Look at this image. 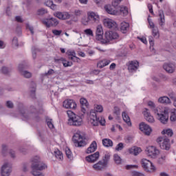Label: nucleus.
Here are the masks:
<instances>
[{
    "mask_svg": "<svg viewBox=\"0 0 176 176\" xmlns=\"http://www.w3.org/2000/svg\"><path fill=\"white\" fill-rule=\"evenodd\" d=\"M32 174L34 176H45L42 172L47 168V165L41 160L39 156H35L31 159Z\"/></svg>",
    "mask_w": 176,
    "mask_h": 176,
    "instance_id": "1",
    "label": "nucleus"
},
{
    "mask_svg": "<svg viewBox=\"0 0 176 176\" xmlns=\"http://www.w3.org/2000/svg\"><path fill=\"white\" fill-rule=\"evenodd\" d=\"M96 110H91L89 113L90 122L93 126H98L101 124V126H105V119L97 117V112H102L104 109L101 105L96 104L95 105Z\"/></svg>",
    "mask_w": 176,
    "mask_h": 176,
    "instance_id": "2",
    "label": "nucleus"
},
{
    "mask_svg": "<svg viewBox=\"0 0 176 176\" xmlns=\"http://www.w3.org/2000/svg\"><path fill=\"white\" fill-rule=\"evenodd\" d=\"M67 116L69 118L67 124L69 126H76L78 127L79 126H82L83 124V120L82 117L75 114L72 111H67Z\"/></svg>",
    "mask_w": 176,
    "mask_h": 176,
    "instance_id": "3",
    "label": "nucleus"
},
{
    "mask_svg": "<svg viewBox=\"0 0 176 176\" xmlns=\"http://www.w3.org/2000/svg\"><path fill=\"white\" fill-rule=\"evenodd\" d=\"M72 141L77 147L86 146L87 145V139L83 135V133L80 131H77L74 133Z\"/></svg>",
    "mask_w": 176,
    "mask_h": 176,
    "instance_id": "4",
    "label": "nucleus"
},
{
    "mask_svg": "<svg viewBox=\"0 0 176 176\" xmlns=\"http://www.w3.org/2000/svg\"><path fill=\"white\" fill-rule=\"evenodd\" d=\"M154 113L157 115V119L163 123V124H166L167 122H168V110L164 109L162 111H159V109H155Z\"/></svg>",
    "mask_w": 176,
    "mask_h": 176,
    "instance_id": "5",
    "label": "nucleus"
},
{
    "mask_svg": "<svg viewBox=\"0 0 176 176\" xmlns=\"http://www.w3.org/2000/svg\"><path fill=\"white\" fill-rule=\"evenodd\" d=\"M157 142L160 145L161 149L170 151L171 145L170 144V139L166 136L160 137L157 139Z\"/></svg>",
    "mask_w": 176,
    "mask_h": 176,
    "instance_id": "6",
    "label": "nucleus"
},
{
    "mask_svg": "<svg viewBox=\"0 0 176 176\" xmlns=\"http://www.w3.org/2000/svg\"><path fill=\"white\" fill-rule=\"evenodd\" d=\"M119 39V34L116 32L108 31L104 33V38L102 40V43H109L110 41Z\"/></svg>",
    "mask_w": 176,
    "mask_h": 176,
    "instance_id": "7",
    "label": "nucleus"
},
{
    "mask_svg": "<svg viewBox=\"0 0 176 176\" xmlns=\"http://www.w3.org/2000/svg\"><path fill=\"white\" fill-rule=\"evenodd\" d=\"M141 164L142 168L147 173H155L156 171V167L153 166V164L151 161L146 159H142L141 160Z\"/></svg>",
    "mask_w": 176,
    "mask_h": 176,
    "instance_id": "8",
    "label": "nucleus"
},
{
    "mask_svg": "<svg viewBox=\"0 0 176 176\" xmlns=\"http://www.w3.org/2000/svg\"><path fill=\"white\" fill-rule=\"evenodd\" d=\"M21 113L23 118V120H28V119H36L38 118L36 109L34 106L30 107V111L29 113H27L21 111Z\"/></svg>",
    "mask_w": 176,
    "mask_h": 176,
    "instance_id": "9",
    "label": "nucleus"
},
{
    "mask_svg": "<svg viewBox=\"0 0 176 176\" xmlns=\"http://www.w3.org/2000/svg\"><path fill=\"white\" fill-rule=\"evenodd\" d=\"M12 164L9 162H6L1 168L0 174L1 176H10L12 174Z\"/></svg>",
    "mask_w": 176,
    "mask_h": 176,
    "instance_id": "10",
    "label": "nucleus"
},
{
    "mask_svg": "<svg viewBox=\"0 0 176 176\" xmlns=\"http://www.w3.org/2000/svg\"><path fill=\"white\" fill-rule=\"evenodd\" d=\"M58 23V20L53 17L43 21V24L46 25L47 28H50V27H57Z\"/></svg>",
    "mask_w": 176,
    "mask_h": 176,
    "instance_id": "11",
    "label": "nucleus"
},
{
    "mask_svg": "<svg viewBox=\"0 0 176 176\" xmlns=\"http://www.w3.org/2000/svg\"><path fill=\"white\" fill-rule=\"evenodd\" d=\"M54 16L59 20H69L72 17V14L68 12H56Z\"/></svg>",
    "mask_w": 176,
    "mask_h": 176,
    "instance_id": "12",
    "label": "nucleus"
},
{
    "mask_svg": "<svg viewBox=\"0 0 176 176\" xmlns=\"http://www.w3.org/2000/svg\"><path fill=\"white\" fill-rule=\"evenodd\" d=\"M148 156L150 157H152L153 159H155L157 155H159L160 151L156 147L154 146H148L146 149Z\"/></svg>",
    "mask_w": 176,
    "mask_h": 176,
    "instance_id": "13",
    "label": "nucleus"
},
{
    "mask_svg": "<svg viewBox=\"0 0 176 176\" xmlns=\"http://www.w3.org/2000/svg\"><path fill=\"white\" fill-rule=\"evenodd\" d=\"M140 130L145 134V135H151V133H152V128L145 122H141L139 125Z\"/></svg>",
    "mask_w": 176,
    "mask_h": 176,
    "instance_id": "14",
    "label": "nucleus"
},
{
    "mask_svg": "<svg viewBox=\"0 0 176 176\" xmlns=\"http://www.w3.org/2000/svg\"><path fill=\"white\" fill-rule=\"evenodd\" d=\"M63 107L66 109H76V102L74 100H65L63 101Z\"/></svg>",
    "mask_w": 176,
    "mask_h": 176,
    "instance_id": "15",
    "label": "nucleus"
},
{
    "mask_svg": "<svg viewBox=\"0 0 176 176\" xmlns=\"http://www.w3.org/2000/svg\"><path fill=\"white\" fill-rule=\"evenodd\" d=\"M100 158V152L97 151L92 155H89L85 157V160L88 163H95Z\"/></svg>",
    "mask_w": 176,
    "mask_h": 176,
    "instance_id": "16",
    "label": "nucleus"
},
{
    "mask_svg": "<svg viewBox=\"0 0 176 176\" xmlns=\"http://www.w3.org/2000/svg\"><path fill=\"white\" fill-rule=\"evenodd\" d=\"M103 23L107 28H111V30H116L118 28V23L111 19H104Z\"/></svg>",
    "mask_w": 176,
    "mask_h": 176,
    "instance_id": "17",
    "label": "nucleus"
},
{
    "mask_svg": "<svg viewBox=\"0 0 176 176\" xmlns=\"http://www.w3.org/2000/svg\"><path fill=\"white\" fill-rule=\"evenodd\" d=\"M96 40L100 41L101 43H102V41H104V38H102V35H104V31L102 30V26L101 25H98L96 28Z\"/></svg>",
    "mask_w": 176,
    "mask_h": 176,
    "instance_id": "18",
    "label": "nucleus"
},
{
    "mask_svg": "<svg viewBox=\"0 0 176 176\" xmlns=\"http://www.w3.org/2000/svg\"><path fill=\"white\" fill-rule=\"evenodd\" d=\"M87 16H88V19H89L91 21H94V23H96V21H99L100 20V16L98 15V14L94 12H91V11L88 12Z\"/></svg>",
    "mask_w": 176,
    "mask_h": 176,
    "instance_id": "19",
    "label": "nucleus"
},
{
    "mask_svg": "<svg viewBox=\"0 0 176 176\" xmlns=\"http://www.w3.org/2000/svg\"><path fill=\"white\" fill-rule=\"evenodd\" d=\"M143 114L144 116V118L147 122L149 123H153L155 122V118L152 115H151V112L149 111V109H145Z\"/></svg>",
    "mask_w": 176,
    "mask_h": 176,
    "instance_id": "20",
    "label": "nucleus"
},
{
    "mask_svg": "<svg viewBox=\"0 0 176 176\" xmlns=\"http://www.w3.org/2000/svg\"><path fill=\"white\" fill-rule=\"evenodd\" d=\"M105 167H107L106 164L102 162L101 160L93 165V168L96 171H101L102 170H104Z\"/></svg>",
    "mask_w": 176,
    "mask_h": 176,
    "instance_id": "21",
    "label": "nucleus"
},
{
    "mask_svg": "<svg viewBox=\"0 0 176 176\" xmlns=\"http://www.w3.org/2000/svg\"><path fill=\"white\" fill-rule=\"evenodd\" d=\"M67 54L69 57V60H72V61H76V63H79V61H80V58L76 57V53H75V51H67Z\"/></svg>",
    "mask_w": 176,
    "mask_h": 176,
    "instance_id": "22",
    "label": "nucleus"
},
{
    "mask_svg": "<svg viewBox=\"0 0 176 176\" xmlns=\"http://www.w3.org/2000/svg\"><path fill=\"white\" fill-rule=\"evenodd\" d=\"M18 71L22 76L26 78L27 79H29L30 78H31V76H32V74H31V72L28 71L24 70V67H19Z\"/></svg>",
    "mask_w": 176,
    "mask_h": 176,
    "instance_id": "23",
    "label": "nucleus"
},
{
    "mask_svg": "<svg viewBox=\"0 0 176 176\" xmlns=\"http://www.w3.org/2000/svg\"><path fill=\"white\" fill-rule=\"evenodd\" d=\"M158 16L160 17L159 24L161 27H163V25L166 24V19L164 18V12L163 11V10H158Z\"/></svg>",
    "mask_w": 176,
    "mask_h": 176,
    "instance_id": "24",
    "label": "nucleus"
},
{
    "mask_svg": "<svg viewBox=\"0 0 176 176\" xmlns=\"http://www.w3.org/2000/svg\"><path fill=\"white\" fill-rule=\"evenodd\" d=\"M96 151H97V142L93 141L89 147L87 149L86 153L90 154L93 153V152H96Z\"/></svg>",
    "mask_w": 176,
    "mask_h": 176,
    "instance_id": "25",
    "label": "nucleus"
},
{
    "mask_svg": "<svg viewBox=\"0 0 176 176\" xmlns=\"http://www.w3.org/2000/svg\"><path fill=\"white\" fill-rule=\"evenodd\" d=\"M104 10L108 13V14H111L112 16H116L118 14V11L113 10L111 5H106L104 6Z\"/></svg>",
    "mask_w": 176,
    "mask_h": 176,
    "instance_id": "26",
    "label": "nucleus"
},
{
    "mask_svg": "<svg viewBox=\"0 0 176 176\" xmlns=\"http://www.w3.org/2000/svg\"><path fill=\"white\" fill-rule=\"evenodd\" d=\"M55 63H61L63 67H71L72 65V62L67 61V60H65L64 58L55 59Z\"/></svg>",
    "mask_w": 176,
    "mask_h": 176,
    "instance_id": "27",
    "label": "nucleus"
},
{
    "mask_svg": "<svg viewBox=\"0 0 176 176\" xmlns=\"http://www.w3.org/2000/svg\"><path fill=\"white\" fill-rule=\"evenodd\" d=\"M157 101L160 104H171L170 98L167 96H161L158 98Z\"/></svg>",
    "mask_w": 176,
    "mask_h": 176,
    "instance_id": "28",
    "label": "nucleus"
},
{
    "mask_svg": "<svg viewBox=\"0 0 176 176\" xmlns=\"http://www.w3.org/2000/svg\"><path fill=\"white\" fill-rule=\"evenodd\" d=\"M129 29H130V24H129V23H126V22L121 23L120 30L122 34H126V32H127V30Z\"/></svg>",
    "mask_w": 176,
    "mask_h": 176,
    "instance_id": "29",
    "label": "nucleus"
},
{
    "mask_svg": "<svg viewBox=\"0 0 176 176\" xmlns=\"http://www.w3.org/2000/svg\"><path fill=\"white\" fill-rule=\"evenodd\" d=\"M102 145H104L106 148L113 146V142H112L110 139L104 138L102 140Z\"/></svg>",
    "mask_w": 176,
    "mask_h": 176,
    "instance_id": "30",
    "label": "nucleus"
},
{
    "mask_svg": "<svg viewBox=\"0 0 176 176\" xmlns=\"http://www.w3.org/2000/svg\"><path fill=\"white\" fill-rule=\"evenodd\" d=\"M142 150L140 147H132L129 149V153H131L132 155H135V156H137L138 153H140Z\"/></svg>",
    "mask_w": 176,
    "mask_h": 176,
    "instance_id": "31",
    "label": "nucleus"
},
{
    "mask_svg": "<svg viewBox=\"0 0 176 176\" xmlns=\"http://www.w3.org/2000/svg\"><path fill=\"white\" fill-rule=\"evenodd\" d=\"M46 6H48V8H50L52 10H57V5L53 3V1L48 0L45 2Z\"/></svg>",
    "mask_w": 176,
    "mask_h": 176,
    "instance_id": "32",
    "label": "nucleus"
},
{
    "mask_svg": "<svg viewBox=\"0 0 176 176\" xmlns=\"http://www.w3.org/2000/svg\"><path fill=\"white\" fill-rule=\"evenodd\" d=\"M55 157L58 159V160H63L64 159V156L63 155V153L60 151V150L56 149L54 152Z\"/></svg>",
    "mask_w": 176,
    "mask_h": 176,
    "instance_id": "33",
    "label": "nucleus"
},
{
    "mask_svg": "<svg viewBox=\"0 0 176 176\" xmlns=\"http://www.w3.org/2000/svg\"><path fill=\"white\" fill-rule=\"evenodd\" d=\"M122 119L124 122H126L128 126H131V120H130V117H129V115H127L126 112L122 113Z\"/></svg>",
    "mask_w": 176,
    "mask_h": 176,
    "instance_id": "34",
    "label": "nucleus"
},
{
    "mask_svg": "<svg viewBox=\"0 0 176 176\" xmlns=\"http://www.w3.org/2000/svg\"><path fill=\"white\" fill-rule=\"evenodd\" d=\"M111 63V60H102L97 63V67H107V65H109Z\"/></svg>",
    "mask_w": 176,
    "mask_h": 176,
    "instance_id": "35",
    "label": "nucleus"
},
{
    "mask_svg": "<svg viewBox=\"0 0 176 176\" xmlns=\"http://www.w3.org/2000/svg\"><path fill=\"white\" fill-rule=\"evenodd\" d=\"M128 67H140V62L137 60H130L126 64Z\"/></svg>",
    "mask_w": 176,
    "mask_h": 176,
    "instance_id": "36",
    "label": "nucleus"
},
{
    "mask_svg": "<svg viewBox=\"0 0 176 176\" xmlns=\"http://www.w3.org/2000/svg\"><path fill=\"white\" fill-rule=\"evenodd\" d=\"M9 148L8 147V145L3 144L2 148H1V153L3 156H7L8 153H9Z\"/></svg>",
    "mask_w": 176,
    "mask_h": 176,
    "instance_id": "37",
    "label": "nucleus"
},
{
    "mask_svg": "<svg viewBox=\"0 0 176 176\" xmlns=\"http://www.w3.org/2000/svg\"><path fill=\"white\" fill-rule=\"evenodd\" d=\"M80 103L81 107H85V108L89 107V102H87V100L85 98H81L80 99Z\"/></svg>",
    "mask_w": 176,
    "mask_h": 176,
    "instance_id": "38",
    "label": "nucleus"
},
{
    "mask_svg": "<svg viewBox=\"0 0 176 176\" xmlns=\"http://www.w3.org/2000/svg\"><path fill=\"white\" fill-rule=\"evenodd\" d=\"M164 134H166V135H168V137H173V135L174 134V133L173 132L172 129H164L162 131V135H164Z\"/></svg>",
    "mask_w": 176,
    "mask_h": 176,
    "instance_id": "39",
    "label": "nucleus"
},
{
    "mask_svg": "<svg viewBox=\"0 0 176 176\" xmlns=\"http://www.w3.org/2000/svg\"><path fill=\"white\" fill-rule=\"evenodd\" d=\"M120 12L122 16H127V14H129V10H127V7L126 6L121 7L120 9Z\"/></svg>",
    "mask_w": 176,
    "mask_h": 176,
    "instance_id": "40",
    "label": "nucleus"
},
{
    "mask_svg": "<svg viewBox=\"0 0 176 176\" xmlns=\"http://www.w3.org/2000/svg\"><path fill=\"white\" fill-rule=\"evenodd\" d=\"M109 159H111V155H109V153H107L104 155V157L101 161L105 163L106 166H108V162H109Z\"/></svg>",
    "mask_w": 176,
    "mask_h": 176,
    "instance_id": "41",
    "label": "nucleus"
},
{
    "mask_svg": "<svg viewBox=\"0 0 176 176\" xmlns=\"http://www.w3.org/2000/svg\"><path fill=\"white\" fill-rule=\"evenodd\" d=\"M164 69L168 74H173V72H175V67H164Z\"/></svg>",
    "mask_w": 176,
    "mask_h": 176,
    "instance_id": "42",
    "label": "nucleus"
},
{
    "mask_svg": "<svg viewBox=\"0 0 176 176\" xmlns=\"http://www.w3.org/2000/svg\"><path fill=\"white\" fill-rule=\"evenodd\" d=\"M46 13H47V10L45 8H40L37 11V14L38 16H43V14H46Z\"/></svg>",
    "mask_w": 176,
    "mask_h": 176,
    "instance_id": "43",
    "label": "nucleus"
},
{
    "mask_svg": "<svg viewBox=\"0 0 176 176\" xmlns=\"http://www.w3.org/2000/svg\"><path fill=\"white\" fill-rule=\"evenodd\" d=\"M152 32H153V36H154V38H159V36H160L159 29H157V28H153Z\"/></svg>",
    "mask_w": 176,
    "mask_h": 176,
    "instance_id": "44",
    "label": "nucleus"
},
{
    "mask_svg": "<svg viewBox=\"0 0 176 176\" xmlns=\"http://www.w3.org/2000/svg\"><path fill=\"white\" fill-rule=\"evenodd\" d=\"M170 122H176V110L170 113Z\"/></svg>",
    "mask_w": 176,
    "mask_h": 176,
    "instance_id": "45",
    "label": "nucleus"
},
{
    "mask_svg": "<svg viewBox=\"0 0 176 176\" xmlns=\"http://www.w3.org/2000/svg\"><path fill=\"white\" fill-rule=\"evenodd\" d=\"M65 153H66V156L68 159H72V152H71V149H69V148H65Z\"/></svg>",
    "mask_w": 176,
    "mask_h": 176,
    "instance_id": "46",
    "label": "nucleus"
},
{
    "mask_svg": "<svg viewBox=\"0 0 176 176\" xmlns=\"http://www.w3.org/2000/svg\"><path fill=\"white\" fill-rule=\"evenodd\" d=\"M1 72L4 75H8V74L10 72V69H9V67H3L1 69Z\"/></svg>",
    "mask_w": 176,
    "mask_h": 176,
    "instance_id": "47",
    "label": "nucleus"
},
{
    "mask_svg": "<svg viewBox=\"0 0 176 176\" xmlns=\"http://www.w3.org/2000/svg\"><path fill=\"white\" fill-rule=\"evenodd\" d=\"M113 157H114V161L117 164H120V163H122V159L118 154H115Z\"/></svg>",
    "mask_w": 176,
    "mask_h": 176,
    "instance_id": "48",
    "label": "nucleus"
},
{
    "mask_svg": "<svg viewBox=\"0 0 176 176\" xmlns=\"http://www.w3.org/2000/svg\"><path fill=\"white\" fill-rule=\"evenodd\" d=\"M12 46L13 47H19V39L16 36L12 39Z\"/></svg>",
    "mask_w": 176,
    "mask_h": 176,
    "instance_id": "49",
    "label": "nucleus"
},
{
    "mask_svg": "<svg viewBox=\"0 0 176 176\" xmlns=\"http://www.w3.org/2000/svg\"><path fill=\"white\" fill-rule=\"evenodd\" d=\"M148 107H150V108L153 110V112H155V109H156V104H155V102L151 100L148 102Z\"/></svg>",
    "mask_w": 176,
    "mask_h": 176,
    "instance_id": "50",
    "label": "nucleus"
},
{
    "mask_svg": "<svg viewBox=\"0 0 176 176\" xmlns=\"http://www.w3.org/2000/svg\"><path fill=\"white\" fill-rule=\"evenodd\" d=\"M46 122H47V124L50 129H54V125L53 124V122H52V119L47 118Z\"/></svg>",
    "mask_w": 176,
    "mask_h": 176,
    "instance_id": "51",
    "label": "nucleus"
},
{
    "mask_svg": "<svg viewBox=\"0 0 176 176\" xmlns=\"http://www.w3.org/2000/svg\"><path fill=\"white\" fill-rule=\"evenodd\" d=\"M84 32L86 35H88V36H94V34H93V30H91V29H86L84 30Z\"/></svg>",
    "mask_w": 176,
    "mask_h": 176,
    "instance_id": "52",
    "label": "nucleus"
},
{
    "mask_svg": "<svg viewBox=\"0 0 176 176\" xmlns=\"http://www.w3.org/2000/svg\"><path fill=\"white\" fill-rule=\"evenodd\" d=\"M82 24H83V25H87V24H89V21H90V19L88 17L84 16L82 19Z\"/></svg>",
    "mask_w": 176,
    "mask_h": 176,
    "instance_id": "53",
    "label": "nucleus"
},
{
    "mask_svg": "<svg viewBox=\"0 0 176 176\" xmlns=\"http://www.w3.org/2000/svg\"><path fill=\"white\" fill-rule=\"evenodd\" d=\"M123 148H124V146L123 143L120 142V143H119V144L116 146V151H122V150H123Z\"/></svg>",
    "mask_w": 176,
    "mask_h": 176,
    "instance_id": "54",
    "label": "nucleus"
},
{
    "mask_svg": "<svg viewBox=\"0 0 176 176\" xmlns=\"http://www.w3.org/2000/svg\"><path fill=\"white\" fill-rule=\"evenodd\" d=\"M63 33V30H52V34L55 35L56 36H60L61 34Z\"/></svg>",
    "mask_w": 176,
    "mask_h": 176,
    "instance_id": "55",
    "label": "nucleus"
},
{
    "mask_svg": "<svg viewBox=\"0 0 176 176\" xmlns=\"http://www.w3.org/2000/svg\"><path fill=\"white\" fill-rule=\"evenodd\" d=\"M8 153L12 159H14L16 157V152L13 151L12 149L9 150Z\"/></svg>",
    "mask_w": 176,
    "mask_h": 176,
    "instance_id": "56",
    "label": "nucleus"
},
{
    "mask_svg": "<svg viewBox=\"0 0 176 176\" xmlns=\"http://www.w3.org/2000/svg\"><path fill=\"white\" fill-rule=\"evenodd\" d=\"M137 69H138V67H128V71L129 72H135Z\"/></svg>",
    "mask_w": 176,
    "mask_h": 176,
    "instance_id": "57",
    "label": "nucleus"
},
{
    "mask_svg": "<svg viewBox=\"0 0 176 176\" xmlns=\"http://www.w3.org/2000/svg\"><path fill=\"white\" fill-rule=\"evenodd\" d=\"M36 50H38L35 47H33L32 49V57L34 60H35V58H36Z\"/></svg>",
    "mask_w": 176,
    "mask_h": 176,
    "instance_id": "58",
    "label": "nucleus"
},
{
    "mask_svg": "<svg viewBox=\"0 0 176 176\" xmlns=\"http://www.w3.org/2000/svg\"><path fill=\"white\" fill-rule=\"evenodd\" d=\"M120 2H122V0H113V1L112 2V6L116 8V6H118V5L120 3Z\"/></svg>",
    "mask_w": 176,
    "mask_h": 176,
    "instance_id": "59",
    "label": "nucleus"
},
{
    "mask_svg": "<svg viewBox=\"0 0 176 176\" xmlns=\"http://www.w3.org/2000/svg\"><path fill=\"white\" fill-rule=\"evenodd\" d=\"M82 13H83V12L80 10H76L74 11L75 16H82Z\"/></svg>",
    "mask_w": 176,
    "mask_h": 176,
    "instance_id": "60",
    "label": "nucleus"
},
{
    "mask_svg": "<svg viewBox=\"0 0 176 176\" xmlns=\"http://www.w3.org/2000/svg\"><path fill=\"white\" fill-rule=\"evenodd\" d=\"M114 113L116 115H120V109L118 107H114Z\"/></svg>",
    "mask_w": 176,
    "mask_h": 176,
    "instance_id": "61",
    "label": "nucleus"
},
{
    "mask_svg": "<svg viewBox=\"0 0 176 176\" xmlns=\"http://www.w3.org/2000/svg\"><path fill=\"white\" fill-rule=\"evenodd\" d=\"M6 107L8 108H13V102H12V101H10V100L7 101L6 102Z\"/></svg>",
    "mask_w": 176,
    "mask_h": 176,
    "instance_id": "62",
    "label": "nucleus"
},
{
    "mask_svg": "<svg viewBox=\"0 0 176 176\" xmlns=\"http://www.w3.org/2000/svg\"><path fill=\"white\" fill-rule=\"evenodd\" d=\"M148 24H149L151 28H155V23L152 21L151 19H148Z\"/></svg>",
    "mask_w": 176,
    "mask_h": 176,
    "instance_id": "63",
    "label": "nucleus"
},
{
    "mask_svg": "<svg viewBox=\"0 0 176 176\" xmlns=\"http://www.w3.org/2000/svg\"><path fill=\"white\" fill-rule=\"evenodd\" d=\"M133 176H145L143 173H141L140 172H133Z\"/></svg>",
    "mask_w": 176,
    "mask_h": 176,
    "instance_id": "64",
    "label": "nucleus"
}]
</instances>
